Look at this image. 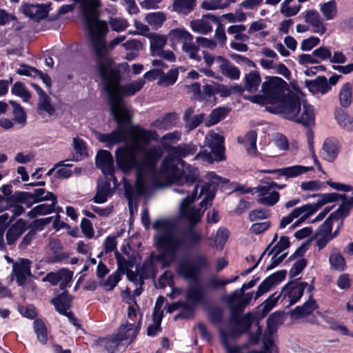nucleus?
Listing matches in <instances>:
<instances>
[{
  "mask_svg": "<svg viewBox=\"0 0 353 353\" xmlns=\"http://www.w3.org/2000/svg\"><path fill=\"white\" fill-rule=\"evenodd\" d=\"M352 88L351 84L349 83H345L340 92H339V101L342 106L346 108L349 106L352 101Z\"/></svg>",
  "mask_w": 353,
  "mask_h": 353,
  "instance_id": "09e8293b",
  "label": "nucleus"
},
{
  "mask_svg": "<svg viewBox=\"0 0 353 353\" xmlns=\"http://www.w3.org/2000/svg\"><path fill=\"white\" fill-rule=\"evenodd\" d=\"M145 20L152 28L158 29L166 20V16L161 12H151L145 15Z\"/></svg>",
  "mask_w": 353,
  "mask_h": 353,
  "instance_id": "79ce46f5",
  "label": "nucleus"
},
{
  "mask_svg": "<svg viewBox=\"0 0 353 353\" xmlns=\"http://www.w3.org/2000/svg\"><path fill=\"white\" fill-rule=\"evenodd\" d=\"M11 92L13 94L21 97L24 102H28L31 97L30 92L21 82L14 83L11 88Z\"/></svg>",
  "mask_w": 353,
  "mask_h": 353,
  "instance_id": "3c124183",
  "label": "nucleus"
},
{
  "mask_svg": "<svg viewBox=\"0 0 353 353\" xmlns=\"http://www.w3.org/2000/svg\"><path fill=\"white\" fill-rule=\"evenodd\" d=\"M109 23L111 28L116 32L123 31L129 26L128 21L121 17H111Z\"/></svg>",
  "mask_w": 353,
  "mask_h": 353,
  "instance_id": "bf43d9fd",
  "label": "nucleus"
},
{
  "mask_svg": "<svg viewBox=\"0 0 353 353\" xmlns=\"http://www.w3.org/2000/svg\"><path fill=\"white\" fill-rule=\"evenodd\" d=\"M205 145L211 149V152H201L194 159H201L207 161H219L224 159V139L218 133L210 131L205 137Z\"/></svg>",
  "mask_w": 353,
  "mask_h": 353,
  "instance_id": "9d476101",
  "label": "nucleus"
},
{
  "mask_svg": "<svg viewBox=\"0 0 353 353\" xmlns=\"http://www.w3.org/2000/svg\"><path fill=\"white\" fill-rule=\"evenodd\" d=\"M319 10L323 17V19L326 21L333 20L338 14L337 3L335 0H330L320 3Z\"/></svg>",
  "mask_w": 353,
  "mask_h": 353,
  "instance_id": "cd10ccee",
  "label": "nucleus"
},
{
  "mask_svg": "<svg viewBox=\"0 0 353 353\" xmlns=\"http://www.w3.org/2000/svg\"><path fill=\"white\" fill-rule=\"evenodd\" d=\"M26 230V223L19 219L13 224L6 233V240L9 245H13Z\"/></svg>",
  "mask_w": 353,
  "mask_h": 353,
  "instance_id": "b1692460",
  "label": "nucleus"
},
{
  "mask_svg": "<svg viewBox=\"0 0 353 353\" xmlns=\"http://www.w3.org/2000/svg\"><path fill=\"white\" fill-rule=\"evenodd\" d=\"M170 41L173 42H183L185 43L190 41H193V36L184 28H175L171 30L168 33Z\"/></svg>",
  "mask_w": 353,
  "mask_h": 353,
  "instance_id": "2f4dec72",
  "label": "nucleus"
},
{
  "mask_svg": "<svg viewBox=\"0 0 353 353\" xmlns=\"http://www.w3.org/2000/svg\"><path fill=\"white\" fill-rule=\"evenodd\" d=\"M59 283L61 290H64L71 282L72 272L65 269L59 270Z\"/></svg>",
  "mask_w": 353,
  "mask_h": 353,
  "instance_id": "0e129e2a",
  "label": "nucleus"
},
{
  "mask_svg": "<svg viewBox=\"0 0 353 353\" xmlns=\"http://www.w3.org/2000/svg\"><path fill=\"white\" fill-rule=\"evenodd\" d=\"M263 94L250 97L255 103L265 105L266 110L274 114H281L287 103L295 96L290 93L287 83L280 77H267L261 85Z\"/></svg>",
  "mask_w": 353,
  "mask_h": 353,
  "instance_id": "20e7f679",
  "label": "nucleus"
},
{
  "mask_svg": "<svg viewBox=\"0 0 353 353\" xmlns=\"http://www.w3.org/2000/svg\"><path fill=\"white\" fill-rule=\"evenodd\" d=\"M339 195L338 199L340 197L343 198V201L338 209L330 214V219H334V220L346 217L353 208V203L349 199H346L345 196Z\"/></svg>",
  "mask_w": 353,
  "mask_h": 353,
  "instance_id": "7c9ffc66",
  "label": "nucleus"
},
{
  "mask_svg": "<svg viewBox=\"0 0 353 353\" xmlns=\"http://www.w3.org/2000/svg\"><path fill=\"white\" fill-rule=\"evenodd\" d=\"M75 2L79 3L80 5V9H81V13L82 14L83 20L85 24V26L86 29L88 30L93 48L94 50L96 56H97V65H98V60L99 59V55L97 54L96 52V49L94 44V41L92 35V32L88 27V23L87 21V17L90 18L92 25H95V23H97L98 22H104L107 26V29H108V24L105 21L99 20V13L98 11V9L101 7V3L100 0H74ZM108 30L105 32V33L103 35V41L104 42V44L105 45L106 50L103 52V56L108 57L111 61V58L107 54L108 51V47L107 46L105 42V36L107 34ZM125 39V36H119L116 38H114L113 40H112L109 44V48L110 49H112L114 47H115L117 45H118L119 43L123 41Z\"/></svg>",
  "mask_w": 353,
  "mask_h": 353,
  "instance_id": "0eeeda50",
  "label": "nucleus"
},
{
  "mask_svg": "<svg viewBox=\"0 0 353 353\" xmlns=\"http://www.w3.org/2000/svg\"><path fill=\"white\" fill-rule=\"evenodd\" d=\"M21 202L30 208L32 204L44 201H50L53 204L57 203L56 196L43 188L35 189L33 192H21L19 196Z\"/></svg>",
  "mask_w": 353,
  "mask_h": 353,
  "instance_id": "f8f14e48",
  "label": "nucleus"
},
{
  "mask_svg": "<svg viewBox=\"0 0 353 353\" xmlns=\"http://www.w3.org/2000/svg\"><path fill=\"white\" fill-rule=\"evenodd\" d=\"M88 19V27L92 32L96 52L99 55L98 72L108 97L111 114L118 123V127L110 133L96 132V137L99 141L105 143L106 147L112 148L114 145L125 142L128 137L131 138L130 130L132 127L128 130L123 128V124L130 121V113L122 97L132 96L139 92L143 87L145 81L139 79L125 85H120L119 71L112 61L103 56L106 47L102 37L108 30L107 26L104 22H98L93 26Z\"/></svg>",
  "mask_w": 353,
  "mask_h": 353,
  "instance_id": "f03ea898",
  "label": "nucleus"
},
{
  "mask_svg": "<svg viewBox=\"0 0 353 353\" xmlns=\"http://www.w3.org/2000/svg\"><path fill=\"white\" fill-rule=\"evenodd\" d=\"M281 299L278 292H274L262 304V316H265L277 303Z\"/></svg>",
  "mask_w": 353,
  "mask_h": 353,
  "instance_id": "6e6d98bb",
  "label": "nucleus"
},
{
  "mask_svg": "<svg viewBox=\"0 0 353 353\" xmlns=\"http://www.w3.org/2000/svg\"><path fill=\"white\" fill-rule=\"evenodd\" d=\"M21 10L26 16L35 21L42 19L47 15L46 8L43 4H23Z\"/></svg>",
  "mask_w": 353,
  "mask_h": 353,
  "instance_id": "4be33fe9",
  "label": "nucleus"
},
{
  "mask_svg": "<svg viewBox=\"0 0 353 353\" xmlns=\"http://www.w3.org/2000/svg\"><path fill=\"white\" fill-rule=\"evenodd\" d=\"M186 298L192 303H198L204 299V290L199 285L190 287L186 291Z\"/></svg>",
  "mask_w": 353,
  "mask_h": 353,
  "instance_id": "ea45409f",
  "label": "nucleus"
},
{
  "mask_svg": "<svg viewBox=\"0 0 353 353\" xmlns=\"http://www.w3.org/2000/svg\"><path fill=\"white\" fill-rule=\"evenodd\" d=\"M179 71L177 69H172L166 74H162V76L159 80V85H170L174 84L178 79Z\"/></svg>",
  "mask_w": 353,
  "mask_h": 353,
  "instance_id": "864d4df0",
  "label": "nucleus"
},
{
  "mask_svg": "<svg viewBox=\"0 0 353 353\" xmlns=\"http://www.w3.org/2000/svg\"><path fill=\"white\" fill-rule=\"evenodd\" d=\"M196 6V0H174L173 2V10L175 12L188 14L192 12Z\"/></svg>",
  "mask_w": 353,
  "mask_h": 353,
  "instance_id": "58836bf2",
  "label": "nucleus"
},
{
  "mask_svg": "<svg viewBox=\"0 0 353 353\" xmlns=\"http://www.w3.org/2000/svg\"><path fill=\"white\" fill-rule=\"evenodd\" d=\"M38 109L40 111L51 115L54 112V108L50 103V97L48 94H45L39 98Z\"/></svg>",
  "mask_w": 353,
  "mask_h": 353,
  "instance_id": "13d9d810",
  "label": "nucleus"
},
{
  "mask_svg": "<svg viewBox=\"0 0 353 353\" xmlns=\"http://www.w3.org/2000/svg\"><path fill=\"white\" fill-rule=\"evenodd\" d=\"M150 43L151 55L156 57V54L163 50L167 43V37L165 35L154 34L150 37Z\"/></svg>",
  "mask_w": 353,
  "mask_h": 353,
  "instance_id": "c756f323",
  "label": "nucleus"
},
{
  "mask_svg": "<svg viewBox=\"0 0 353 353\" xmlns=\"http://www.w3.org/2000/svg\"><path fill=\"white\" fill-rule=\"evenodd\" d=\"M312 290V286L306 282H292L288 283L279 292L281 303L285 307L296 303L302 296L305 289Z\"/></svg>",
  "mask_w": 353,
  "mask_h": 353,
  "instance_id": "9b49d317",
  "label": "nucleus"
},
{
  "mask_svg": "<svg viewBox=\"0 0 353 353\" xmlns=\"http://www.w3.org/2000/svg\"><path fill=\"white\" fill-rule=\"evenodd\" d=\"M112 195V190L110 181L99 183L97 192L93 198L97 203H103L107 201L108 196Z\"/></svg>",
  "mask_w": 353,
  "mask_h": 353,
  "instance_id": "f704fd0d",
  "label": "nucleus"
},
{
  "mask_svg": "<svg viewBox=\"0 0 353 353\" xmlns=\"http://www.w3.org/2000/svg\"><path fill=\"white\" fill-rule=\"evenodd\" d=\"M318 305L316 301L310 299L307 302L301 306L296 307L290 312V316L292 319L297 320L307 318V321L312 324H317V319L312 314L313 312L317 309Z\"/></svg>",
  "mask_w": 353,
  "mask_h": 353,
  "instance_id": "2eb2a0df",
  "label": "nucleus"
},
{
  "mask_svg": "<svg viewBox=\"0 0 353 353\" xmlns=\"http://www.w3.org/2000/svg\"><path fill=\"white\" fill-rule=\"evenodd\" d=\"M140 325H136L135 322H130L128 320H125L119 328L117 334L119 341H125L128 344L130 343L138 334Z\"/></svg>",
  "mask_w": 353,
  "mask_h": 353,
  "instance_id": "a211bd4d",
  "label": "nucleus"
},
{
  "mask_svg": "<svg viewBox=\"0 0 353 353\" xmlns=\"http://www.w3.org/2000/svg\"><path fill=\"white\" fill-rule=\"evenodd\" d=\"M316 196L319 198L316 202L307 203L293 210L295 216L299 218V220L294 223L293 228L296 227L299 223L303 222L323 205L337 201L339 196V194L334 192L319 194Z\"/></svg>",
  "mask_w": 353,
  "mask_h": 353,
  "instance_id": "1a4fd4ad",
  "label": "nucleus"
},
{
  "mask_svg": "<svg viewBox=\"0 0 353 353\" xmlns=\"http://www.w3.org/2000/svg\"><path fill=\"white\" fill-rule=\"evenodd\" d=\"M34 329L38 340L41 343H46L48 341L47 330L43 322L40 319L34 321Z\"/></svg>",
  "mask_w": 353,
  "mask_h": 353,
  "instance_id": "5fc2aeb1",
  "label": "nucleus"
},
{
  "mask_svg": "<svg viewBox=\"0 0 353 353\" xmlns=\"http://www.w3.org/2000/svg\"><path fill=\"white\" fill-rule=\"evenodd\" d=\"M55 205L56 204H53V202H51L50 204L42 203L37 205L28 212L27 216L33 219L39 216L51 214L54 212Z\"/></svg>",
  "mask_w": 353,
  "mask_h": 353,
  "instance_id": "4c0bfd02",
  "label": "nucleus"
},
{
  "mask_svg": "<svg viewBox=\"0 0 353 353\" xmlns=\"http://www.w3.org/2000/svg\"><path fill=\"white\" fill-rule=\"evenodd\" d=\"M329 263L332 268L342 272L346 268V261L343 256L336 249H334L329 257Z\"/></svg>",
  "mask_w": 353,
  "mask_h": 353,
  "instance_id": "72a5a7b5",
  "label": "nucleus"
},
{
  "mask_svg": "<svg viewBox=\"0 0 353 353\" xmlns=\"http://www.w3.org/2000/svg\"><path fill=\"white\" fill-rule=\"evenodd\" d=\"M284 321L283 312H276L272 313L267 320L268 330L270 332H274L277 326L282 324Z\"/></svg>",
  "mask_w": 353,
  "mask_h": 353,
  "instance_id": "de8ad7c7",
  "label": "nucleus"
},
{
  "mask_svg": "<svg viewBox=\"0 0 353 353\" xmlns=\"http://www.w3.org/2000/svg\"><path fill=\"white\" fill-rule=\"evenodd\" d=\"M234 0H204L201 7L206 10H214L227 8Z\"/></svg>",
  "mask_w": 353,
  "mask_h": 353,
  "instance_id": "37998d69",
  "label": "nucleus"
},
{
  "mask_svg": "<svg viewBox=\"0 0 353 353\" xmlns=\"http://www.w3.org/2000/svg\"><path fill=\"white\" fill-rule=\"evenodd\" d=\"M245 88L250 92L258 90L261 79L259 72L252 71L245 76Z\"/></svg>",
  "mask_w": 353,
  "mask_h": 353,
  "instance_id": "473e14b6",
  "label": "nucleus"
},
{
  "mask_svg": "<svg viewBox=\"0 0 353 353\" xmlns=\"http://www.w3.org/2000/svg\"><path fill=\"white\" fill-rule=\"evenodd\" d=\"M340 148V143L336 139L333 138L326 139L323 142L321 155L323 159L332 162L336 159Z\"/></svg>",
  "mask_w": 353,
  "mask_h": 353,
  "instance_id": "6ab92c4d",
  "label": "nucleus"
},
{
  "mask_svg": "<svg viewBox=\"0 0 353 353\" xmlns=\"http://www.w3.org/2000/svg\"><path fill=\"white\" fill-rule=\"evenodd\" d=\"M120 280V273L115 272L108 277L107 280L103 283L102 285L105 290L110 291L114 289Z\"/></svg>",
  "mask_w": 353,
  "mask_h": 353,
  "instance_id": "e2e57ef3",
  "label": "nucleus"
},
{
  "mask_svg": "<svg viewBox=\"0 0 353 353\" xmlns=\"http://www.w3.org/2000/svg\"><path fill=\"white\" fill-rule=\"evenodd\" d=\"M206 176L210 182L201 188L198 198L201 197L203 199L199 203V206L196 207L193 203L196 198L198 185L194 188L190 195L189 194L190 188H188L189 192L185 193L188 195L181 201L180 204L179 210L181 217L192 224H195L200 221L205 209L214 197L216 185L221 182V178L214 172H210Z\"/></svg>",
  "mask_w": 353,
  "mask_h": 353,
  "instance_id": "39448f33",
  "label": "nucleus"
},
{
  "mask_svg": "<svg viewBox=\"0 0 353 353\" xmlns=\"http://www.w3.org/2000/svg\"><path fill=\"white\" fill-rule=\"evenodd\" d=\"M253 321L252 315L247 314L239 319L232 318L220 329L221 342L228 353H273L276 352V347L271 339L263 341L261 350H252L248 344L231 347L228 343L230 338H235L246 332Z\"/></svg>",
  "mask_w": 353,
  "mask_h": 353,
  "instance_id": "423d86ee",
  "label": "nucleus"
},
{
  "mask_svg": "<svg viewBox=\"0 0 353 353\" xmlns=\"http://www.w3.org/2000/svg\"><path fill=\"white\" fill-rule=\"evenodd\" d=\"M313 168L296 165L292 166L279 168V176H284L286 179L297 177L308 171L312 170Z\"/></svg>",
  "mask_w": 353,
  "mask_h": 353,
  "instance_id": "bb28decb",
  "label": "nucleus"
},
{
  "mask_svg": "<svg viewBox=\"0 0 353 353\" xmlns=\"http://www.w3.org/2000/svg\"><path fill=\"white\" fill-rule=\"evenodd\" d=\"M9 103L13 108L14 120L19 123H24L26 117L22 107L14 101H10Z\"/></svg>",
  "mask_w": 353,
  "mask_h": 353,
  "instance_id": "052dcab7",
  "label": "nucleus"
},
{
  "mask_svg": "<svg viewBox=\"0 0 353 353\" xmlns=\"http://www.w3.org/2000/svg\"><path fill=\"white\" fill-rule=\"evenodd\" d=\"M96 165L104 175L110 177V180H112L114 182L117 181L114 175L115 168L113 157L110 152L105 150L99 151L96 156Z\"/></svg>",
  "mask_w": 353,
  "mask_h": 353,
  "instance_id": "4468645a",
  "label": "nucleus"
},
{
  "mask_svg": "<svg viewBox=\"0 0 353 353\" xmlns=\"http://www.w3.org/2000/svg\"><path fill=\"white\" fill-rule=\"evenodd\" d=\"M302 15L305 22L310 26L313 32L322 35L326 32L327 28L323 22V19L316 10H305Z\"/></svg>",
  "mask_w": 353,
  "mask_h": 353,
  "instance_id": "dca6fc26",
  "label": "nucleus"
},
{
  "mask_svg": "<svg viewBox=\"0 0 353 353\" xmlns=\"http://www.w3.org/2000/svg\"><path fill=\"white\" fill-rule=\"evenodd\" d=\"M71 297L67 292H63L61 294L52 300V303L57 310L61 314L65 315L71 305Z\"/></svg>",
  "mask_w": 353,
  "mask_h": 353,
  "instance_id": "c85d7f7f",
  "label": "nucleus"
},
{
  "mask_svg": "<svg viewBox=\"0 0 353 353\" xmlns=\"http://www.w3.org/2000/svg\"><path fill=\"white\" fill-rule=\"evenodd\" d=\"M139 306L135 301L133 304H130L128 307L127 317L125 320L130 322H135L136 325L141 326L142 315L138 312Z\"/></svg>",
  "mask_w": 353,
  "mask_h": 353,
  "instance_id": "8fccbe9b",
  "label": "nucleus"
},
{
  "mask_svg": "<svg viewBox=\"0 0 353 353\" xmlns=\"http://www.w3.org/2000/svg\"><path fill=\"white\" fill-rule=\"evenodd\" d=\"M246 29L245 26L240 25H232L228 28V33L234 36L236 40L241 41L243 42L248 41L249 37L243 33Z\"/></svg>",
  "mask_w": 353,
  "mask_h": 353,
  "instance_id": "a18cd8bd",
  "label": "nucleus"
},
{
  "mask_svg": "<svg viewBox=\"0 0 353 353\" xmlns=\"http://www.w3.org/2000/svg\"><path fill=\"white\" fill-rule=\"evenodd\" d=\"M324 186V183L318 180L304 181L300 185L303 191H316L323 189Z\"/></svg>",
  "mask_w": 353,
  "mask_h": 353,
  "instance_id": "680f3d73",
  "label": "nucleus"
},
{
  "mask_svg": "<svg viewBox=\"0 0 353 353\" xmlns=\"http://www.w3.org/2000/svg\"><path fill=\"white\" fill-rule=\"evenodd\" d=\"M305 85L313 94H324L331 88L325 77H319L313 81H305Z\"/></svg>",
  "mask_w": 353,
  "mask_h": 353,
  "instance_id": "5701e85b",
  "label": "nucleus"
},
{
  "mask_svg": "<svg viewBox=\"0 0 353 353\" xmlns=\"http://www.w3.org/2000/svg\"><path fill=\"white\" fill-rule=\"evenodd\" d=\"M30 263L28 259H21L13 265V273L19 285H23L26 279L31 275Z\"/></svg>",
  "mask_w": 353,
  "mask_h": 353,
  "instance_id": "412c9836",
  "label": "nucleus"
},
{
  "mask_svg": "<svg viewBox=\"0 0 353 353\" xmlns=\"http://www.w3.org/2000/svg\"><path fill=\"white\" fill-rule=\"evenodd\" d=\"M182 50L190 59L196 62L201 61V56L199 54V47L196 46L193 41L183 43Z\"/></svg>",
  "mask_w": 353,
  "mask_h": 353,
  "instance_id": "a19ab883",
  "label": "nucleus"
},
{
  "mask_svg": "<svg viewBox=\"0 0 353 353\" xmlns=\"http://www.w3.org/2000/svg\"><path fill=\"white\" fill-rule=\"evenodd\" d=\"M301 6L294 0H284L280 6V12L286 17L295 16L300 11Z\"/></svg>",
  "mask_w": 353,
  "mask_h": 353,
  "instance_id": "e433bc0d",
  "label": "nucleus"
},
{
  "mask_svg": "<svg viewBox=\"0 0 353 353\" xmlns=\"http://www.w3.org/2000/svg\"><path fill=\"white\" fill-rule=\"evenodd\" d=\"M286 105L280 114L283 118L306 127L314 125L315 114L314 108L311 105L303 102L301 108L300 100L294 96Z\"/></svg>",
  "mask_w": 353,
  "mask_h": 353,
  "instance_id": "6e6552de",
  "label": "nucleus"
},
{
  "mask_svg": "<svg viewBox=\"0 0 353 353\" xmlns=\"http://www.w3.org/2000/svg\"><path fill=\"white\" fill-rule=\"evenodd\" d=\"M223 17L230 23L242 22L246 19V15L241 11L225 14Z\"/></svg>",
  "mask_w": 353,
  "mask_h": 353,
  "instance_id": "774afa93",
  "label": "nucleus"
},
{
  "mask_svg": "<svg viewBox=\"0 0 353 353\" xmlns=\"http://www.w3.org/2000/svg\"><path fill=\"white\" fill-rule=\"evenodd\" d=\"M211 21H217L216 17L212 14H207L201 19L191 21L190 26L193 32L207 34L212 31Z\"/></svg>",
  "mask_w": 353,
  "mask_h": 353,
  "instance_id": "f3484780",
  "label": "nucleus"
},
{
  "mask_svg": "<svg viewBox=\"0 0 353 353\" xmlns=\"http://www.w3.org/2000/svg\"><path fill=\"white\" fill-rule=\"evenodd\" d=\"M192 113L193 110L189 109L185 112V119L186 120L185 128L188 131L196 128L203 119V114H196L190 118V117Z\"/></svg>",
  "mask_w": 353,
  "mask_h": 353,
  "instance_id": "c03bdc74",
  "label": "nucleus"
},
{
  "mask_svg": "<svg viewBox=\"0 0 353 353\" xmlns=\"http://www.w3.org/2000/svg\"><path fill=\"white\" fill-rule=\"evenodd\" d=\"M130 132V144L119 147L114 152L117 165L123 172L136 171L135 187L126 179L123 180L125 194L129 202L157 188L161 181L176 185L173 188L175 192L181 194L188 192V188L192 187L199 176L198 170L188 165L179 173L176 159L194 154L196 145L184 144L171 148L169 152L174 158L170 155L166 157L160 170L157 171V165L163 156L162 148L160 146L145 148L149 142L157 140V134L138 125L132 126Z\"/></svg>",
  "mask_w": 353,
  "mask_h": 353,
  "instance_id": "f257e3e1",
  "label": "nucleus"
},
{
  "mask_svg": "<svg viewBox=\"0 0 353 353\" xmlns=\"http://www.w3.org/2000/svg\"><path fill=\"white\" fill-rule=\"evenodd\" d=\"M242 294L243 293H240V290H236L226 297V301L232 310H238L242 308V303H239Z\"/></svg>",
  "mask_w": 353,
  "mask_h": 353,
  "instance_id": "4d7b16f0",
  "label": "nucleus"
},
{
  "mask_svg": "<svg viewBox=\"0 0 353 353\" xmlns=\"http://www.w3.org/2000/svg\"><path fill=\"white\" fill-rule=\"evenodd\" d=\"M81 228L84 236L87 238L91 239L94 236V232L90 220L83 218L81 222Z\"/></svg>",
  "mask_w": 353,
  "mask_h": 353,
  "instance_id": "69168bd1",
  "label": "nucleus"
},
{
  "mask_svg": "<svg viewBox=\"0 0 353 353\" xmlns=\"http://www.w3.org/2000/svg\"><path fill=\"white\" fill-rule=\"evenodd\" d=\"M257 134L254 130L249 131L243 137H238V142L244 144L249 155L256 157L258 154L256 149Z\"/></svg>",
  "mask_w": 353,
  "mask_h": 353,
  "instance_id": "393cba45",
  "label": "nucleus"
},
{
  "mask_svg": "<svg viewBox=\"0 0 353 353\" xmlns=\"http://www.w3.org/2000/svg\"><path fill=\"white\" fill-rule=\"evenodd\" d=\"M179 274L187 279H196L198 276V268L191 263H181L178 268Z\"/></svg>",
  "mask_w": 353,
  "mask_h": 353,
  "instance_id": "c9c22d12",
  "label": "nucleus"
},
{
  "mask_svg": "<svg viewBox=\"0 0 353 353\" xmlns=\"http://www.w3.org/2000/svg\"><path fill=\"white\" fill-rule=\"evenodd\" d=\"M336 119L342 128L347 131H353V117L344 112H338Z\"/></svg>",
  "mask_w": 353,
  "mask_h": 353,
  "instance_id": "603ef678",
  "label": "nucleus"
},
{
  "mask_svg": "<svg viewBox=\"0 0 353 353\" xmlns=\"http://www.w3.org/2000/svg\"><path fill=\"white\" fill-rule=\"evenodd\" d=\"M228 113V110L225 108H219L214 109L210 114L209 119L206 125L211 126L218 123L223 120Z\"/></svg>",
  "mask_w": 353,
  "mask_h": 353,
  "instance_id": "49530a36",
  "label": "nucleus"
},
{
  "mask_svg": "<svg viewBox=\"0 0 353 353\" xmlns=\"http://www.w3.org/2000/svg\"><path fill=\"white\" fill-rule=\"evenodd\" d=\"M285 276V272L279 271L267 277L258 287L255 292L254 299H257L261 296L268 292L273 286L282 281Z\"/></svg>",
  "mask_w": 353,
  "mask_h": 353,
  "instance_id": "aec40b11",
  "label": "nucleus"
},
{
  "mask_svg": "<svg viewBox=\"0 0 353 353\" xmlns=\"http://www.w3.org/2000/svg\"><path fill=\"white\" fill-rule=\"evenodd\" d=\"M153 228L157 231L155 242L161 250L159 259L163 266H168L175 261L185 243L192 245L203 239L201 233L192 229L187 231L183 237L176 235L172 222L166 219L156 221Z\"/></svg>",
  "mask_w": 353,
  "mask_h": 353,
  "instance_id": "7ed1b4c3",
  "label": "nucleus"
},
{
  "mask_svg": "<svg viewBox=\"0 0 353 353\" xmlns=\"http://www.w3.org/2000/svg\"><path fill=\"white\" fill-rule=\"evenodd\" d=\"M216 61L220 63L219 69L223 75L231 79H238L240 77L241 73L238 68L230 63L225 58L217 56Z\"/></svg>",
  "mask_w": 353,
  "mask_h": 353,
  "instance_id": "a878e982",
  "label": "nucleus"
},
{
  "mask_svg": "<svg viewBox=\"0 0 353 353\" xmlns=\"http://www.w3.org/2000/svg\"><path fill=\"white\" fill-rule=\"evenodd\" d=\"M256 193L257 202L268 206L275 205L280 197L279 193L266 181H262L261 184L256 188Z\"/></svg>",
  "mask_w": 353,
  "mask_h": 353,
  "instance_id": "ddd939ff",
  "label": "nucleus"
},
{
  "mask_svg": "<svg viewBox=\"0 0 353 353\" xmlns=\"http://www.w3.org/2000/svg\"><path fill=\"white\" fill-rule=\"evenodd\" d=\"M320 42V39L316 37H310L303 39L301 43V49L303 51H309L316 46Z\"/></svg>",
  "mask_w": 353,
  "mask_h": 353,
  "instance_id": "338daca9",
  "label": "nucleus"
}]
</instances>
